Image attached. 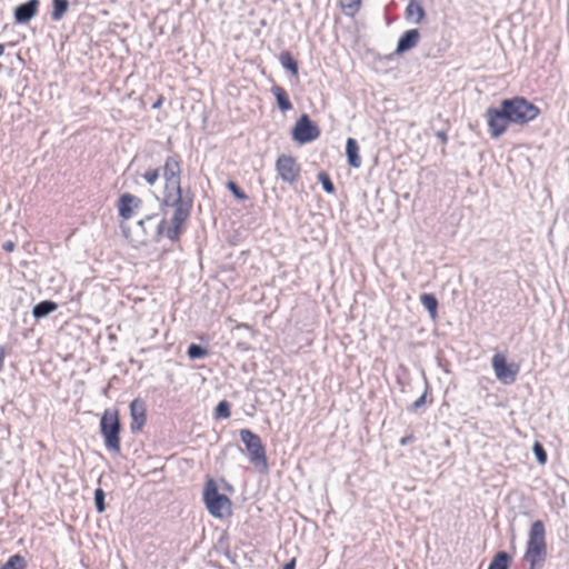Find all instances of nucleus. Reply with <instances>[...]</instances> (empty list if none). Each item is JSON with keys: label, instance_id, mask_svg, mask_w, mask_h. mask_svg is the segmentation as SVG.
Wrapping results in <instances>:
<instances>
[{"label": "nucleus", "instance_id": "1", "mask_svg": "<svg viewBox=\"0 0 569 569\" xmlns=\"http://www.w3.org/2000/svg\"><path fill=\"white\" fill-rule=\"evenodd\" d=\"M182 159L177 152L168 154L161 168H148L142 178L150 187L154 186L159 177L163 178V190L161 197L162 206L172 207L174 209L171 226H168L166 219H162L157 228L159 237L166 236L170 240H178L183 231L193 199L189 192L183 193L181 189Z\"/></svg>", "mask_w": 569, "mask_h": 569}, {"label": "nucleus", "instance_id": "2", "mask_svg": "<svg viewBox=\"0 0 569 569\" xmlns=\"http://www.w3.org/2000/svg\"><path fill=\"white\" fill-rule=\"evenodd\" d=\"M540 109L525 97L503 99L500 108L490 107L486 111V120L490 137H501L510 123L526 126L540 116Z\"/></svg>", "mask_w": 569, "mask_h": 569}, {"label": "nucleus", "instance_id": "3", "mask_svg": "<svg viewBox=\"0 0 569 569\" xmlns=\"http://www.w3.org/2000/svg\"><path fill=\"white\" fill-rule=\"evenodd\" d=\"M547 557L546 529L541 520H536L529 529L523 560L530 569L541 566Z\"/></svg>", "mask_w": 569, "mask_h": 569}, {"label": "nucleus", "instance_id": "4", "mask_svg": "<svg viewBox=\"0 0 569 569\" xmlns=\"http://www.w3.org/2000/svg\"><path fill=\"white\" fill-rule=\"evenodd\" d=\"M100 432L107 449L111 452L121 451V422L117 409H106L100 419Z\"/></svg>", "mask_w": 569, "mask_h": 569}, {"label": "nucleus", "instance_id": "5", "mask_svg": "<svg viewBox=\"0 0 569 569\" xmlns=\"http://www.w3.org/2000/svg\"><path fill=\"white\" fill-rule=\"evenodd\" d=\"M203 501L211 516L224 518L231 515V500L222 493H219L217 483L210 479L203 490Z\"/></svg>", "mask_w": 569, "mask_h": 569}, {"label": "nucleus", "instance_id": "6", "mask_svg": "<svg viewBox=\"0 0 569 569\" xmlns=\"http://www.w3.org/2000/svg\"><path fill=\"white\" fill-rule=\"evenodd\" d=\"M240 439L244 443L248 451L250 462L256 466H267L266 448L261 438L250 429H241Z\"/></svg>", "mask_w": 569, "mask_h": 569}, {"label": "nucleus", "instance_id": "7", "mask_svg": "<svg viewBox=\"0 0 569 569\" xmlns=\"http://www.w3.org/2000/svg\"><path fill=\"white\" fill-rule=\"evenodd\" d=\"M276 170L280 179L289 184L296 183L301 174V166L290 154H280L276 160Z\"/></svg>", "mask_w": 569, "mask_h": 569}, {"label": "nucleus", "instance_id": "8", "mask_svg": "<svg viewBox=\"0 0 569 569\" xmlns=\"http://www.w3.org/2000/svg\"><path fill=\"white\" fill-rule=\"evenodd\" d=\"M492 369L496 378L505 383L511 385L516 381L519 373V365L515 362H508L505 355L498 352L492 357L491 360Z\"/></svg>", "mask_w": 569, "mask_h": 569}, {"label": "nucleus", "instance_id": "9", "mask_svg": "<svg viewBox=\"0 0 569 569\" xmlns=\"http://www.w3.org/2000/svg\"><path fill=\"white\" fill-rule=\"evenodd\" d=\"M320 136L319 128L312 123L308 114H302L292 129V137L299 143H307Z\"/></svg>", "mask_w": 569, "mask_h": 569}, {"label": "nucleus", "instance_id": "10", "mask_svg": "<svg viewBox=\"0 0 569 569\" xmlns=\"http://www.w3.org/2000/svg\"><path fill=\"white\" fill-rule=\"evenodd\" d=\"M141 204L142 200L139 197L128 192L121 194L117 202L120 218L122 220H130L133 217L136 210L139 209Z\"/></svg>", "mask_w": 569, "mask_h": 569}, {"label": "nucleus", "instance_id": "11", "mask_svg": "<svg viewBox=\"0 0 569 569\" xmlns=\"http://www.w3.org/2000/svg\"><path fill=\"white\" fill-rule=\"evenodd\" d=\"M130 416L132 419L131 430L140 431L147 421L146 403L142 399L137 398L130 403Z\"/></svg>", "mask_w": 569, "mask_h": 569}, {"label": "nucleus", "instance_id": "12", "mask_svg": "<svg viewBox=\"0 0 569 569\" xmlns=\"http://www.w3.org/2000/svg\"><path fill=\"white\" fill-rule=\"evenodd\" d=\"M40 6L39 0H29L28 2L20 4L14 10V19L18 23L29 22L38 12Z\"/></svg>", "mask_w": 569, "mask_h": 569}, {"label": "nucleus", "instance_id": "13", "mask_svg": "<svg viewBox=\"0 0 569 569\" xmlns=\"http://www.w3.org/2000/svg\"><path fill=\"white\" fill-rule=\"evenodd\" d=\"M420 40V32L417 29H410L403 32V34L399 38L398 44L396 48L397 54H402L406 51L411 50L417 47Z\"/></svg>", "mask_w": 569, "mask_h": 569}, {"label": "nucleus", "instance_id": "14", "mask_svg": "<svg viewBox=\"0 0 569 569\" xmlns=\"http://www.w3.org/2000/svg\"><path fill=\"white\" fill-rule=\"evenodd\" d=\"M405 17L408 21L421 23L426 17V12L418 1L411 0L405 10Z\"/></svg>", "mask_w": 569, "mask_h": 569}, {"label": "nucleus", "instance_id": "15", "mask_svg": "<svg viewBox=\"0 0 569 569\" xmlns=\"http://www.w3.org/2000/svg\"><path fill=\"white\" fill-rule=\"evenodd\" d=\"M270 91L277 101L278 108L282 112H287L292 109V103H291L289 96L283 87H281L279 84H274L271 87Z\"/></svg>", "mask_w": 569, "mask_h": 569}, {"label": "nucleus", "instance_id": "16", "mask_svg": "<svg viewBox=\"0 0 569 569\" xmlns=\"http://www.w3.org/2000/svg\"><path fill=\"white\" fill-rule=\"evenodd\" d=\"M346 153L348 163L352 168H359L361 166V157L359 156V146L353 138H348L346 143Z\"/></svg>", "mask_w": 569, "mask_h": 569}, {"label": "nucleus", "instance_id": "17", "mask_svg": "<svg viewBox=\"0 0 569 569\" xmlns=\"http://www.w3.org/2000/svg\"><path fill=\"white\" fill-rule=\"evenodd\" d=\"M422 306L428 310L430 317L436 319L438 316V300L432 293H422L420 296Z\"/></svg>", "mask_w": 569, "mask_h": 569}, {"label": "nucleus", "instance_id": "18", "mask_svg": "<svg viewBox=\"0 0 569 569\" xmlns=\"http://www.w3.org/2000/svg\"><path fill=\"white\" fill-rule=\"evenodd\" d=\"M58 309V305L53 301H50V300H44V301H41L39 302L37 306H34L33 308V316L36 318H42V317H46L47 315H49L50 312H53Z\"/></svg>", "mask_w": 569, "mask_h": 569}, {"label": "nucleus", "instance_id": "19", "mask_svg": "<svg viewBox=\"0 0 569 569\" xmlns=\"http://www.w3.org/2000/svg\"><path fill=\"white\" fill-rule=\"evenodd\" d=\"M510 563L511 557L505 551H499L495 555L488 569H508Z\"/></svg>", "mask_w": 569, "mask_h": 569}, {"label": "nucleus", "instance_id": "20", "mask_svg": "<svg viewBox=\"0 0 569 569\" xmlns=\"http://www.w3.org/2000/svg\"><path fill=\"white\" fill-rule=\"evenodd\" d=\"M339 6L345 14L355 17L361 9L362 0H339Z\"/></svg>", "mask_w": 569, "mask_h": 569}, {"label": "nucleus", "instance_id": "21", "mask_svg": "<svg viewBox=\"0 0 569 569\" xmlns=\"http://www.w3.org/2000/svg\"><path fill=\"white\" fill-rule=\"evenodd\" d=\"M281 66L289 70L293 76H298V62L289 51H282L279 56Z\"/></svg>", "mask_w": 569, "mask_h": 569}, {"label": "nucleus", "instance_id": "22", "mask_svg": "<svg viewBox=\"0 0 569 569\" xmlns=\"http://www.w3.org/2000/svg\"><path fill=\"white\" fill-rule=\"evenodd\" d=\"M52 20L59 21L63 14L68 11L69 2L68 0H52Z\"/></svg>", "mask_w": 569, "mask_h": 569}, {"label": "nucleus", "instance_id": "23", "mask_svg": "<svg viewBox=\"0 0 569 569\" xmlns=\"http://www.w3.org/2000/svg\"><path fill=\"white\" fill-rule=\"evenodd\" d=\"M26 561L22 556L13 555L11 556L1 567L0 569H24Z\"/></svg>", "mask_w": 569, "mask_h": 569}, {"label": "nucleus", "instance_id": "24", "mask_svg": "<svg viewBox=\"0 0 569 569\" xmlns=\"http://www.w3.org/2000/svg\"><path fill=\"white\" fill-rule=\"evenodd\" d=\"M231 415L230 403L227 400H221L214 408L213 416L216 419H228Z\"/></svg>", "mask_w": 569, "mask_h": 569}, {"label": "nucleus", "instance_id": "25", "mask_svg": "<svg viewBox=\"0 0 569 569\" xmlns=\"http://www.w3.org/2000/svg\"><path fill=\"white\" fill-rule=\"evenodd\" d=\"M533 452H535V456L538 460V462L540 465H546L547 460H548V456H547V452L543 448V446L539 442V441H536L533 443Z\"/></svg>", "mask_w": 569, "mask_h": 569}, {"label": "nucleus", "instance_id": "26", "mask_svg": "<svg viewBox=\"0 0 569 569\" xmlns=\"http://www.w3.org/2000/svg\"><path fill=\"white\" fill-rule=\"evenodd\" d=\"M318 180L321 182L323 189L328 192V193H333L335 192V186L329 177V174L327 172H319L318 173Z\"/></svg>", "mask_w": 569, "mask_h": 569}, {"label": "nucleus", "instance_id": "27", "mask_svg": "<svg viewBox=\"0 0 569 569\" xmlns=\"http://www.w3.org/2000/svg\"><path fill=\"white\" fill-rule=\"evenodd\" d=\"M104 491L101 488H97L94 490V502L97 507V511L102 513L106 510L104 506Z\"/></svg>", "mask_w": 569, "mask_h": 569}, {"label": "nucleus", "instance_id": "28", "mask_svg": "<svg viewBox=\"0 0 569 569\" xmlns=\"http://www.w3.org/2000/svg\"><path fill=\"white\" fill-rule=\"evenodd\" d=\"M227 188L232 192V194L241 201L248 199V196L239 188V186L234 181H229L227 183Z\"/></svg>", "mask_w": 569, "mask_h": 569}, {"label": "nucleus", "instance_id": "29", "mask_svg": "<svg viewBox=\"0 0 569 569\" xmlns=\"http://www.w3.org/2000/svg\"><path fill=\"white\" fill-rule=\"evenodd\" d=\"M206 355V350L198 345H191L188 348V356L192 359L201 358Z\"/></svg>", "mask_w": 569, "mask_h": 569}, {"label": "nucleus", "instance_id": "30", "mask_svg": "<svg viewBox=\"0 0 569 569\" xmlns=\"http://www.w3.org/2000/svg\"><path fill=\"white\" fill-rule=\"evenodd\" d=\"M426 402V393H423L422 396H420L413 403H412V408L413 409H418L419 407H421L422 405H425Z\"/></svg>", "mask_w": 569, "mask_h": 569}, {"label": "nucleus", "instance_id": "31", "mask_svg": "<svg viewBox=\"0 0 569 569\" xmlns=\"http://www.w3.org/2000/svg\"><path fill=\"white\" fill-rule=\"evenodd\" d=\"M2 247L7 252H12L16 248V243L11 240H8L3 243Z\"/></svg>", "mask_w": 569, "mask_h": 569}, {"label": "nucleus", "instance_id": "32", "mask_svg": "<svg viewBox=\"0 0 569 569\" xmlns=\"http://www.w3.org/2000/svg\"><path fill=\"white\" fill-rule=\"evenodd\" d=\"M413 439H415L413 435H408V436L402 437L399 442L401 446H406L407 443L413 441Z\"/></svg>", "mask_w": 569, "mask_h": 569}, {"label": "nucleus", "instance_id": "33", "mask_svg": "<svg viewBox=\"0 0 569 569\" xmlns=\"http://www.w3.org/2000/svg\"><path fill=\"white\" fill-rule=\"evenodd\" d=\"M437 137L440 139V141L446 144L447 141H448V137H447V133L443 132V131H438L437 132Z\"/></svg>", "mask_w": 569, "mask_h": 569}, {"label": "nucleus", "instance_id": "34", "mask_svg": "<svg viewBox=\"0 0 569 569\" xmlns=\"http://www.w3.org/2000/svg\"><path fill=\"white\" fill-rule=\"evenodd\" d=\"M282 569H296V558H292L289 562H287Z\"/></svg>", "mask_w": 569, "mask_h": 569}, {"label": "nucleus", "instance_id": "35", "mask_svg": "<svg viewBox=\"0 0 569 569\" xmlns=\"http://www.w3.org/2000/svg\"><path fill=\"white\" fill-rule=\"evenodd\" d=\"M3 357H4V351L2 348H0V371L3 368Z\"/></svg>", "mask_w": 569, "mask_h": 569}, {"label": "nucleus", "instance_id": "36", "mask_svg": "<svg viewBox=\"0 0 569 569\" xmlns=\"http://www.w3.org/2000/svg\"><path fill=\"white\" fill-rule=\"evenodd\" d=\"M162 101H163V98H162V97H160V98H159V99L153 103V106H152V107H153L154 109L160 108V107H161V104H162Z\"/></svg>", "mask_w": 569, "mask_h": 569}, {"label": "nucleus", "instance_id": "37", "mask_svg": "<svg viewBox=\"0 0 569 569\" xmlns=\"http://www.w3.org/2000/svg\"><path fill=\"white\" fill-rule=\"evenodd\" d=\"M4 53V44L0 43V57Z\"/></svg>", "mask_w": 569, "mask_h": 569}]
</instances>
